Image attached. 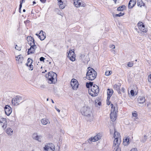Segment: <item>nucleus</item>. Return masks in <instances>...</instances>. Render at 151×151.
Instances as JSON below:
<instances>
[{"instance_id":"58836bf2","label":"nucleus","mask_w":151,"mask_h":151,"mask_svg":"<svg viewBox=\"0 0 151 151\" xmlns=\"http://www.w3.org/2000/svg\"><path fill=\"white\" fill-rule=\"evenodd\" d=\"M127 65L129 67H132L133 65V63L132 62H129L128 63Z\"/></svg>"},{"instance_id":"49530a36","label":"nucleus","mask_w":151,"mask_h":151,"mask_svg":"<svg viewBox=\"0 0 151 151\" xmlns=\"http://www.w3.org/2000/svg\"><path fill=\"white\" fill-rule=\"evenodd\" d=\"M23 1H22L20 2V6H20V7H19L20 11V9H21L22 6V4L23 3Z\"/></svg>"},{"instance_id":"f8f14e48","label":"nucleus","mask_w":151,"mask_h":151,"mask_svg":"<svg viewBox=\"0 0 151 151\" xmlns=\"http://www.w3.org/2000/svg\"><path fill=\"white\" fill-rule=\"evenodd\" d=\"M139 29L142 32H147V29L145 28V25L143 23L139 22L138 23Z\"/></svg>"},{"instance_id":"13d9d810","label":"nucleus","mask_w":151,"mask_h":151,"mask_svg":"<svg viewBox=\"0 0 151 151\" xmlns=\"http://www.w3.org/2000/svg\"><path fill=\"white\" fill-rule=\"evenodd\" d=\"M23 12H25V9H23Z\"/></svg>"},{"instance_id":"f257e3e1","label":"nucleus","mask_w":151,"mask_h":151,"mask_svg":"<svg viewBox=\"0 0 151 151\" xmlns=\"http://www.w3.org/2000/svg\"><path fill=\"white\" fill-rule=\"evenodd\" d=\"M81 112L83 115L88 117L92 115V109L90 106L87 105H85L81 108Z\"/></svg>"},{"instance_id":"6e6d98bb","label":"nucleus","mask_w":151,"mask_h":151,"mask_svg":"<svg viewBox=\"0 0 151 151\" xmlns=\"http://www.w3.org/2000/svg\"><path fill=\"white\" fill-rule=\"evenodd\" d=\"M116 1H114V4H115L116 3Z\"/></svg>"},{"instance_id":"79ce46f5","label":"nucleus","mask_w":151,"mask_h":151,"mask_svg":"<svg viewBox=\"0 0 151 151\" xmlns=\"http://www.w3.org/2000/svg\"><path fill=\"white\" fill-rule=\"evenodd\" d=\"M109 99H108V97H107V101H107L106 103H107V104L108 105H109L111 103V102L109 101Z\"/></svg>"},{"instance_id":"4468645a","label":"nucleus","mask_w":151,"mask_h":151,"mask_svg":"<svg viewBox=\"0 0 151 151\" xmlns=\"http://www.w3.org/2000/svg\"><path fill=\"white\" fill-rule=\"evenodd\" d=\"M32 138L35 140L39 142H41L42 141V137L39 135L37 133H34L32 135Z\"/></svg>"},{"instance_id":"4d7b16f0","label":"nucleus","mask_w":151,"mask_h":151,"mask_svg":"<svg viewBox=\"0 0 151 151\" xmlns=\"http://www.w3.org/2000/svg\"><path fill=\"white\" fill-rule=\"evenodd\" d=\"M36 35L38 36V37H39V34H36Z\"/></svg>"},{"instance_id":"c85d7f7f","label":"nucleus","mask_w":151,"mask_h":151,"mask_svg":"<svg viewBox=\"0 0 151 151\" xmlns=\"http://www.w3.org/2000/svg\"><path fill=\"white\" fill-rule=\"evenodd\" d=\"M121 84L120 83H118V85H115L114 86V88L116 90L118 91L119 94L121 93L120 92V86H121Z\"/></svg>"},{"instance_id":"6ab92c4d","label":"nucleus","mask_w":151,"mask_h":151,"mask_svg":"<svg viewBox=\"0 0 151 151\" xmlns=\"http://www.w3.org/2000/svg\"><path fill=\"white\" fill-rule=\"evenodd\" d=\"M28 43L30 46L35 45L34 42V40L31 36L28 37H27Z\"/></svg>"},{"instance_id":"ddd939ff","label":"nucleus","mask_w":151,"mask_h":151,"mask_svg":"<svg viewBox=\"0 0 151 151\" xmlns=\"http://www.w3.org/2000/svg\"><path fill=\"white\" fill-rule=\"evenodd\" d=\"M73 3L75 6L77 7H79L80 6H85V4L82 2V1H74Z\"/></svg>"},{"instance_id":"3c124183","label":"nucleus","mask_w":151,"mask_h":151,"mask_svg":"<svg viewBox=\"0 0 151 151\" xmlns=\"http://www.w3.org/2000/svg\"><path fill=\"white\" fill-rule=\"evenodd\" d=\"M114 151H121L120 149L113 150Z\"/></svg>"},{"instance_id":"f3484780","label":"nucleus","mask_w":151,"mask_h":151,"mask_svg":"<svg viewBox=\"0 0 151 151\" xmlns=\"http://www.w3.org/2000/svg\"><path fill=\"white\" fill-rule=\"evenodd\" d=\"M28 62L26 63V65L29 67V69L32 70L33 68V67L32 64L33 63V61L32 59L30 58H29L27 60Z\"/></svg>"},{"instance_id":"4c0bfd02","label":"nucleus","mask_w":151,"mask_h":151,"mask_svg":"<svg viewBox=\"0 0 151 151\" xmlns=\"http://www.w3.org/2000/svg\"><path fill=\"white\" fill-rule=\"evenodd\" d=\"M15 48L16 50H21V47L17 45H16L15 47Z\"/></svg>"},{"instance_id":"8fccbe9b","label":"nucleus","mask_w":151,"mask_h":151,"mask_svg":"<svg viewBox=\"0 0 151 151\" xmlns=\"http://www.w3.org/2000/svg\"><path fill=\"white\" fill-rule=\"evenodd\" d=\"M55 109H56V110L59 112V113H60V110L58 109V108H57V107H56V106H55Z\"/></svg>"},{"instance_id":"09e8293b","label":"nucleus","mask_w":151,"mask_h":151,"mask_svg":"<svg viewBox=\"0 0 151 151\" xmlns=\"http://www.w3.org/2000/svg\"><path fill=\"white\" fill-rule=\"evenodd\" d=\"M121 91L123 92V93H124L125 92V89L123 87H122V88H121Z\"/></svg>"},{"instance_id":"bb28decb","label":"nucleus","mask_w":151,"mask_h":151,"mask_svg":"<svg viewBox=\"0 0 151 151\" xmlns=\"http://www.w3.org/2000/svg\"><path fill=\"white\" fill-rule=\"evenodd\" d=\"M113 93L112 90L108 89L107 91V97L108 99H110L111 96L112 95Z\"/></svg>"},{"instance_id":"f704fd0d","label":"nucleus","mask_w":151,"mask_h":151,"mask_svg":"<svg viewBox=\"0 0 151 151\" xmlns=\"http://www.w3.org/2000/svg\"><path fill=\"white\" fill-rule=\"evenodd\" d=\"M86 86L87 88H89L90 87L91 88V87L93 86V83L91 82H90L89 83H86Z\"/></svg>"},{"instance_id":"4be33fe9","label":"nucleus","mask_w":151,"mask_h":151,"mask_svg":"<svg viewBox=\"0 0 151 151\" xmlns=\"http://www.w3.org/2000/svg\"><path fill=\"white\" fill-rule=\"evenodd\" d=\"M136 3V1H130L128 4L129 8L131 9L133 8Z\"/></svg>"},{"instance_id":"cd10ccee","label":"nucleus","mask_w":151,"mask_h":151,"mask_svg":"<svg viewBox=\"0 0 151 151\" xmlns=\"http://www.w3.org/2000/svg\"><path fill=\"white\" fill-rule=\"evenodd\" d=\"M138 101L139 103H143L145 101V97L142 96H139L138 98Z\"/></svg>"},{"instance_id":"a18cd8bd","label":"nucleus","mask_w":151,"mask_h":151,"mask_svg":"<svg viewBox=\"0 0 151 151\" xmlns=\"http://www.w3.org/2000/svg\"><path fill=\"white\" fill-rule=\"evenodd\" d=\"M45 58L43 57H41L40 59V61H43L44 60Z\"/></svg>"},{"instance_id":"2eb2a0df","label":"nucleus","mask_w":151,"mask_h":151,"mask_svg":"<svg viewBox=\"0 0 151 151\" xmlns=\"http://www.w3.org/2000/svg\"><path fill=\"white\" fill-rule=\"evenodd\" d=\"M5 113L7 116L9 115L12 112V109L9 105H7L4 107Z\"/></svg>"},{"instance_id":"412c9836","label":"nucleus","mask_w":151,"mask_h":151,"mask_svg":"<svg viewBox=\"0 0 151 151\" xmlns=\"http://www.w3.org/2000/svg\"><path fill=\"white\" fill-rule=\"evenodd\" d=\"M58 5L59 7L61 9H63L65 7V4L63 1H58Z\"/></svg>"},{"instance_id":"2f4dec72","label":"nucleus","mask_w":151,"mask_h":151,"mask_svg":"<svg viewBox=\"0 0 151 151\" xmlns=\"http://www.w3.org/2000/svg\"><path fill=\"white\" fill-rule=\"evenodd\" d=\"M126 8V6H119L117 9V11H122Z\"/></svg>"},{"instance_id":"c03bdc74","label":"nucleus","mask_w":151,"mask_h":151,"mask_svg":"<svg viewBox=\"0 0 151 151\" xmlns=\"http://www.w3.org/2000/svg\"><path fill=\"white\" fill-rule=\"evenodd\" d=\"M31 151H41V150L40 148H37L35 150H33Z\"/></svg>"},{"instance_id":"a878e982","label":"nucleus","mask_w":151,"mask_h":151,"mask_svg":"<svg viewBox=\"0 0 151 151\" xmlns=\"http://www.w3.org/2000/svg\"><path fill=\"white\" fill-rule=\"evenodd\" d=\"M114 137L115 139H118H118H121V136L119 133L118 132L116 131L115 130H114Z\"/></svg>"},{"instance_id":"473e14b6","label":"nucleus","mask_w":151,"mask_h":151,"mask_svg":"<svg viewBox=\"0 0 151 151\" xmlns=\"http://www.w3.org/2000/svg\"><path fill=\"white\" fill-rule=\"evenodd\" d=\"M137 5L138 6L141 7L142 6H144V4L142 1H138Z\"/></svg>"},{"instance_id":"7c9ffc66","label":"nucleus","mask_w":151,"mask_h":151,"mask_svg":"<svg viewBox=\"0 0 151 151\" xmlns=\"http://www.w3.org/2000/svg\"><path fill=\"white\" fill-rule=\"evenodd\" d=\"M95 105L96 107H98L101 105L100 99L99 98L96 99L95 101Z\"/></svg>"},{"instance_id":"423d86ee","label":"nucleus","mask_w":151,"mask_h":151,"mask_svg":"<svg viewBox=\"0 0 151 151\" xmlns=\"http://www.w3.org/2000/svg\"><path fill=\"white\" fill-rule=\"evenodd\" d=\"M44 151H55V147L52 143H49L46 145L43 148Z\"/></svg>"},{"instance_id":"c9c22d12","label":"nucleus","mask_w":151,"mask_h":151,"mask_svg":"<svg viewBox=\"0 0 151 151\" xmlns=\"http://www.w3.org/2000/svg\"><path fill=\"white\" fill-rule=\"evenodd\" d=\"M124 13L120 12L119 14H116L114 15V17H119L121 16H122L124 15Z\"/></svg>"},{"instance_id":"7ed1b4c3","label":"nucleus","mask_w":151,"mask_h":151,"mask_svg":"<svg viewBox=\"0 0 151 151\" xmlns=\"http://www.w3.org/2000/svg\"><path fill=\"white\" fill-rule=\"evenodd\" d=\"M86 78L89 80H93L96 78L97 75L96 72L92 68L88 67L87 70Z\"/></svg>"},{"instance_id":"5701e85b","label":"nucleus","mask_w":151,"mask_h":151,"mask_svg":"<svg viewBox=\"0 0 151 151\" xmlns=\"http://www.w3.org/2000/svg\"><path fill=\"white\" fill-rule=\"evenodd\" d=\"M6 132L9 136L12 135L14 133L13 129L10 127L6 129Z\"/></svg>"},{"instance_id":"72a5a7b5","label":"nucleus","mask_w":151,"mask_h":151,"mask_svg":"<svg viewBox=\"0 0 151 151\" xmlns=\"http://www.w3.org/2000/svg\"><path fill=\"white\" fill-rule=\"evenodd\" d=\"M112 73V71L111 70H106L105 73V75L106 76H109L111 75Z\"/></svg>"},{"instance_id":"f03ea898","label":"nucleus","mask_w":151,"mask_h":151,"mask_svg":"<svg viewBox=\"0 0 151 151\" xmlns=\"http://www.w3.org/2000/svg\"><path fill=\"white\" fill-rule=\"evenodd\" d=\"M111 112L110 114V119L112 121H114L116 119L118 110V107L117 105H114L113 104L110 105Z\"/></svg>"},{"instance_id":"393cba45","label":"nucleus","mask_w":151,"mask_h":151,"mask_svg":"<svg viewBox=\"0 0 151 151\" xmlns=\"http://www.w3.org/2000/svg\"><path fill=\"white\" fill-rule=\"evenodd\" d=\"M16 60L19 63H22L23 61V58L21 55H19L16 57Z\"/></svg>"},{"instance_id":"e433bc0d","label":"nucleus","mask_w":151,"mask_h":151,"mask_svg":"<svg viewBox=\"0 0 151 151\" xmlns=\"http://www.w3.org/2000/svg\"><path fill=\"white\" fill-rule=\"evenodd\" d=\"M132 116L137 118V114L136 111H134L132 113Z\"/></svg>"},{"instance_id":"a19ab883","label":"nucleus","mask_w":151,"mask_h":151,"mask_svg":"<svg viewBox=\"0 0 151 151\" xmlns=\"http://www.w3.org/2000/svg\"><path fill=\"white\" fill-rule=\"evenodd\" d=\"M130 94H131V95L132 96H134L135 93H134V91L133 90H131L130 91Z\"/></svg>"},{"instance_id":"9d476101","label":"nucleus","mask_w":151,"mask_h":151,"mask_svg":"<svg viewBox=\"0 0 151 151\" xmlns=\"http://www.w3.org/2000/svg\"><path fill=\"white\" fill-rule=\"evenodd\" d=\"M101 138L100 134H98L94 137H92L90 138L88 140V142L89 143H91L92 142H95L100 139Z\"/></svg>"},{"instance_id":"a211bd4d","label":"nucleus","mask_w":151,"mask_h":151,"mask_svg":"<svg viewBox=\"0 0 151 151\" xmlns=\"http://www.w3.org/2000/svg\"><path fill=\"white\" fill-rule=\"evenodd\" d=\"M0 123L3 128H5L7 125L6 119L3 118L0 119Z\"/></svg>"},{"instance_id":"864d4df0","label":"nucleus","mask_w":151,"mask_h":151,"mask_svg":"<svg viewBox=\"0 0 151 151\" xmlns=\"http://www.w3.org/2000/svg\"><path fill=\"white\" fill-rule=\"evenodd\" d=\"M40 1L42 3H45V1Z\"/></svg>"},{"instance_id":"b1692460","label":"nucleus","mask_w":151,"mask_h":151,"mask_svg":"<svg viewBox=\"0 0 151 151\" xmlns=\"http://www.w3.org/2000/svg\"><path fill=\"white\" fill-rule=\"evenodd\" d=\"M40 35L39 36V38L41 40H43L46 37L45 33H44L42 31H41L40 33Z\"/></svg>"},{"instance_id":"de8ad7c7","label":"nucleus","mask_w":151,"mask_h":151,"mask_svg":"<svg viewBox=\"0 0 151 151\" xmlns=\"http://www.w3.org/2000/svg\"><path fill=\"white\" fill-rule=\"evenodd\" d=\"M130 151H137V150L136 148H133L131 149Z\"/></svg>"},{"instance_id":"9b49d317","label":"nucleus","mask_w":151,"mask_h":151,"mask_svg":"<svg viewBox=\"0 0 151 151\" xmlns=\"http://www.w3.org/2000/svg\"><path fill=\"white\" fill-rule=\"evenodd\" d=\"M21 100L20 98L16 96L12 99V104L14 106L18 105L21 102Z\"/></svg>"},{"instance_id":"1a4fd4ad","label":"nucleus","mask_w":151,"mask_h":151,"mask_svg":"<svg viewBox=\"0 0 151 151\" xmlns=\"http://www.w3.org/2000/svg\"><path fill=\"white\" fill-rule=\"evenodd\" d=\"M121 142V139H114L113 145L112 146V149L113 150H116L118 149H120L119 145Z\"/></svg>"},{"instance_id":"37998d69","label":"nucleus","mask_w":151,"mask_h":151,"mask_svg":"<svg viewBox=\"0 0 151 151\" xmlns=\"http://www.w3.org/2000/svg\"><path fill=\"white\" fill-rule=\"evenodd\" d=\"M110 47L111 48L114 49L115 48V46L113 45H111L110 46Z\"/></svg>"},{"instance_id":"6e6552de","label":"nucleus","mask_w":151,"mask_h":151,"mask_svg":"<svg viewBox=\"0 0 151 151\" xmlns=\"http://www.w3.org/2000/svg\"><path fill=\"white\" fill-rule=\"evenodd\" d=\"M70 85L72 89L76 90L78 87L79 84L78 81L75 79H72L70 81Z\"/></svg>"},{"instance_id":"5fc2aeb1","label":"nucleus","mask_w":151,"mask_h":151,"mask_svg":"<svg viewBox=\"0 0 151 151\" xmlns=\"http://www.w3.org/2000/svg\"><path fill=\"white\" fill-rule=\"evenodd\" d=\"M33 4H36V2L35 1H33Z\"/></svg>"},{"instance_id":"603ef678","label":"nucleus","mask_w":151,"mask_h":151,"mask_svg":"<svg viewBox=\"0 0 151 151\" xmlns=\"http://www.w3.org/2000/svg\"><path fill=\"white\" fill-rule=\"evenodd\" d=\"M108 6H112L113 5V4H111V3H109L108 4Z\"/></svg>"},{"instance_id":"20e7f679","label":"nucleus","mask_w":151,"mask_h":151,"mask_svg":"<svg viewBox=\"0 0 151 151\" xmlns=\"http://www.w3.org/2000/svg\"><path fill=\"white\" fill-rule=\"evenodd\" d=\"M45 77L48 79V83L50 84H54L57 81V75L55 73L50 72L45 75Z\"/></svg>"},{"instance_id":"dca6fc26","label":"nucleus","mask_w":151,"mask_h":151,"mask_svg":"<svg viewBox=\"0 0 151 151\" xmlns=\"http://www.w3.org/2000/svg\"><path fill=\"white\" fill-rule=\"evenodd\" d=\"M37 48L36 45L30 46V48L28 49V54L31 53H34L35 52V50Z\"/></svg>"},{"instance_id":"39448f33","label":"nucleus","mask_w":151,"mask_h":151,"mask_svg":"<svg viewBox=\"0 0 151 151\" xmlns=\"http://www.w3.org/2000/svg\"><path fill=\"white\" fill-rule=\"evenodd\" d=\"M99 89L98 86L96 85H94L91 87V89H89L88 93L91 96L95 97L99 93Z\"/></svg>"},{"instance_id":"c756f323","label":"nucleus","mask_w":151,"mask_h":151,"mask_svg":"<svg viewBox=\"0 0 151 151\" xmlns=\"http://www.w3.org/2000/svg\"><path fill=\"white\" fill-rule=\"evenodd\" d=\"M129 143V139L127 137H125L123 139V144L125 146H127Z\"/></svg>"},{"instance_id":"ea45409f","label":"nucleus","mask_w":151,"mask_h":151,"mask_svg":"<svg viewBox=\"0 0 151 151\" xmlns=\"http://www.w3.org/2000/svg\"><path fill=\"white\" fill-rule=\"evenodd\" d=\"M148 82L151 83V74L149 75L148 78Z\"/></svg>"},{"instance_id":"bf43d9fd","label":"nucleus","mask_w":151,"mask_h":151,"mask_svg":"<svg viewBox=\"0 0 151 151\" xmlns=\"http://www.w3.org/2000/svg\"><path fill=\"white\" fill-rule=\"evenodd\" d=\"M52 102L53 103H54V102L53 101V100H52Z\"/></svg>"},{"instance_id":"aec40b11","label":"nucleus","mask_w":151,"mask_h":151,"mask_svg":"<svg viewBox=\"0 0 151 151\" xmlns=\"http://www.w3.org/2000/svg\"><path fill=\"white\" fill-rule=\"evenodd\" d=\"M41 124L43 125H46L50 124V122L47 118H42L40 120Z\"/></svg>"},{"instance_id":"0eeeda50","label":"nucleus","mask_w":151,"mask_h":151,"mask_svg":"<svg viewBox=\"0 0 151 151\" xmlns=\"http://www.w3.org/2000/svg\"><path fill=\"white\" fill-rule=\"evenodd\" d=\"M68 53V57L70 60L72 61H75L76 55L74 53V50L72 49L69 50Z\"/></svg>"}]
</instances>
